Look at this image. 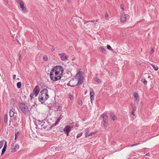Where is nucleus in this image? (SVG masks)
I'll return each mask as SVG.
<instances>
[{
  "label": "nucleus",
  "mask_w": 159,
  "mask_h": 159,
  "mask_svg": "<svg viewBox=\"0 0 159 159\" xmlns=\"http://www.w3.org/2000/svg\"><path fill=\"white\" fill-rule=\"evenodd\" d=\"M53 76H53V77H56V75H54Z\"/></svg>",
  "instance_id": "nucleus-53"
},
{
  "label": "nucleus",
  "mask_w": 159,
  "mask_h": 159,
  "mask_svg": "<svg viewBox=\"0 0 159 159\" xmlns=\"http://www.w3.org/2000/svg\"><path fill=\"white\" fill-rule=\"evenodd\" d=\"M129 159V158H128V159Z\"/></svg>",
  "instance_id": "nucleus-57"
},
{
  "label": "nucleus",
  "mask_w": 159,
  "mask_h": 159,
  "mask_svg": "<svg viewBox=\"0 0 159 159\" xmlns=\"http://www.w3.org/2000/svg\"><path fill=\"white\" fill-rule=\"evenodd\" d=\"M146 156H150V153H147L146 154Z\"/></svg>",
  "instance_id": "nucleus-46"
},
{
  "label": "nucleus",
  "mask_w": 159,
  "mask_h": 159,
  "mask_svg": "<svg viewBox=\"0 0 159 159\" xmlns=\"http://www.w3.org/2000/svg\"><path fill=\"white\" fill-rule=\"evenodd\" d=\"M58 55L60 57L61 59L63 61H65L68 59V56L64 53H59Z\"/></svg>",
  "instance_id": "nucleus-7"
},
{
  "label": "nucleus",
  "mask_w": 159,
  "mask_h": 159,
  "mask_svg": "<svg viewBox=\"0 0 159 159\" xmlns=\"http://www.w3.org/2000/svg\"><path fill=\"white\" fill-rule=\"evenodd\" d=\"M6 149L2 148V150L1 154V156H2L5 153V152L6 151Z\"/></svg>",
  "instance_id": "nucleus-31"
},
{
  "label": "nucleus",
  "mask_w": 159,
  "mask_h": 159,
  "mask_svg": "<svg viewBox=\"0 0 159 159\" xmlns=\"http://www.w3.org/2000/svg\"><path fill=\"white\" fill-rule=\"evenodd\" d=\"M126 20V18L125 15L124 14H121L120 15V21L123 22L125 21Z\"/></svg>",
  "instance_id": "nucleus-11"
},
{
  "label": "nucleus",
  "mask_w": 159,
  "mask_h": 159,
  "mask_svg": "<svg viewBox=\"0 0 159 159\" xmlns=\"http://www.w3.org/2000/svg\"><path fill=\"white\" fill-rule=\"evenodd\" d=\"M14 114V111L11 110H10L9 112V115L10 117H13Z\"/></svg>",
  "instance_id": "nucleus-17"
},
{
  "label": "nucleus",
  "mask_w": 159,
  "mask_h": 159,
  "mask_svg": "<svg viewBox=\"0 0 159 159\" xmlns=\"http://www.w3.org/2000/svg\"><path fill=\"white\" fill-rule=\"evenodd\" d=\"M17 80H19V78H17Z\"/></svg>",
  "instance_id": "nucleus-55"
},
{
  "label": "nucleus",
  "mask_w": 159,
  "mask_h": 159,
  "mask_svg": "<svg viewBox=\"0 0 159 159\" xmlns=\"http://www.w3.org/2000/svg\"><path fill=\"white\" fill-rule=\"evenodd\" d=\"M134 96L135 98L139 97L138 94L137 93H134Z\"/></svg>",
  "instance_id": "nucleus-35"
},
{
  "label": "nucleus",
  "mask_w": 159,
  "mask_h": 159,
  "mask_svg": "<svg viewBox=\"0 0 159 159\" xmlns=\"http://www.w3.org/2000/svg\"><path fill=\"white\" fill-rule=\"evenodd\" d=\"M154 51V49L153 48H152L150 51V53L151 54H152Z\"/></svg>",
  "instance_id": "nucleus-39"
},
{
  "label": "nucleus",
  "mask_w": 159,
  "mask_h": 159,
  "mask_svg": "<svg viewBox=\"0 0 159 159\" xmlns=\"http://www.w3.org/2000/svg\"><path fill=\"white\" fill-rule=\"evenodd\" d=\"M134 111H132V115L134 116Z\"/></svg>",
  "instance_id": "nucleus-47"
},
{
  "label": "nucleus",
  "mask_w": 159,
  "mask_h": 159,
  "mask_svg": "<svg viewBox=\"0 0 159 159\" xmlns=\"http://www.w3.org/2000/svg\"><path fill=\"white\" fill-rule=\"evenodd\" d=\"M8 118L7 114H5L4 118V122L6 124H7Z\"/></svg>",
  "instance_id": "nucleus-15"
},
{
  "label": "nucleus",
  "mask_w": 159,
  "mask_h": 159,
  "mask_svg": "<svg viewBox=\"0 0 159 159\" xmlns=\"http://www.w3.org/2000/svg\"><path fill=\"white\" fill-rule=\"evenodd\" d=\"M34 94L32 93L31 94L30 96V99L31 100H32V99L33 98V96L34 95Z\"/></svg>",
  "instance_id": "nucleus-33"
},
{
  "label": "nucleus",
  "mask_w": 159,
  "mask_h": 159,
  "mask_svg": "<svg viewBox=\"0 0 159 159\" xmlns=\"http://www.w3.org/2000/svg\"><path fill=\"white\" fill-rule=\"evenodd\" d=\"M94 21H95L94 20H89V21H87L88 22H94Z\"/></svg>",
  "instance_id": "nucleus-44"
},
{
  "label": "nucleus",
  "mask_w": 159,
  "mask_h": 159,
  "mask_svg": "<svg viewBox=\"0 0 159 159\" xmlns=\"http://www.w3.org/2000/svg\"><path fill=\"white\" fill-rule=\"evenodd\" d=\"M149 63L151 65V66H152V67H153V66H154V65H153V64H151V63Z\"/></svg>",
  "instance_id": "nucleus-49"
},
{
  "label": "nucleus",
  "mask_w": 159,
  "mask_h": 159,
  "mask_svg": "<svg viewBox=\"0 0 159 159\" xmlns=\"http://www.w3.org/2000/svg\"><path fill=\"white\" fill-rule=\"evenodd\" d=\"M51 51H54L55 50V49L54 48H51Z\"/></svg>",
  "instance_id": "nucleus-48"
},
{
  "label": "nucleus",
  "mask_w": 159,
  "mask_h": 159,
  "mask_svg": "<svg viewBox=\"0 0 159 159\" xmlns=\"http://www.w3.org/2000/svg\"><path fill=\"white\" fill-rule=\"evenodd\" d=\"M39 87L37 85L34 89L32 93L35 95V97H37L39 94Z\"/></svg>",
  "instance_id": "nucleus-8"
},
{
  "label": "nucleus",
  "mask_w": 159,
  "mask_h": 159,
  "mask_svg": "<svg viewBox=\"0 0 159 159\" xmlns=\"http://www.w3.org/2000/svg\"><path fill=\"white\" fill-rule=\"evenodd\" d=\"M94 80L97 83H99L101 82V80L97 78H95Z\"/></svg>",
  "instance_id": "nucleus-25"
},
{
  "label": "nucleus",
  "mask_w": 159,
  "mask_h": 159,
  "mask_svg": "<svg viewBox=\"0 0 159 159\" xmlns=\"http://www.w3.org/2000/svg\"><path fill=\"white\" fill-rule=\"evenodd\" d=\"M134 100L135 102H136V103H138L139 101V97L135 98Z\"/></svg>",
  "instance_id": "nucleus-29"
},
{
  "label": "nucleus",
  "mask_w": 159,
  "mask_h": 159,
  "mask_svg": "<svg viewBox=\"0 0 159 159\" xmlns=\"http://www.w3.org/2000/svg\"><path fill=\"white\" fill-rule=\"evenodd\" d=\"M95 133L94 132H92L89 134V136H92L93 134H95Z\"/></svg>",
  "instance_id": "nucleus-40"
},
{
  "label": "nucleus",
  "mask_w": 159,
  "mask_h": 159,
  "mask_svg": "<svg viewBox=\"0 0 159 159\" xmlns=\"http://www.w3.org/2000/svg\"><path fill=\"white\" fill-rule=\"evenodd\" d=\"M63 70V67L61 66H57L54 67L50 73L51 79L53 81L60 80L62 75Z\"/></svg>",
  "instance_id": "nucleus-1"
},
{
  "label": "nucleus",
  "mask_w": 159,
  "mask_h": 159,
  "mask_svg": "<svg viewBox=\"0 0 159 159\" xmlns=\"http://www.w3.org/2000/svg\"><path fill=\"white\" fill-rule=\"evenodd\" d=\"M72 126L67 125L64 129L63 131L65 133V134H66L67 136H68L69 135V133L71 129Z\"/></svg>",
  "instance_id": "nucleus-5"
},
{
  "label": "nucleus",
  "mask_w": 159,
  "mask_h": 159,
  "mask_svg": "<svg viewBox=\"0 0 159 159\" xmlns=\"http://www.w3.org/2000/svg\"><path fill=\"white\" fill-rule=\"evenodd\" d=\"M11 106L13 107H14L15 105V99L12 98L11 100Z\"/></svg>",
  "instance_id": "nucleus-16"
},
{
  "label": "nucleus",
  "mask_w": 159,
  "mask_h": 159,
  "mask_svg": "<svg viewBox=\"0 0 159 159\" xmlns=\"http://www.w3.org/2000/svg\"><path fill=\"white\" fill-rule=\"evenodd\" d=\"M21 56V54H19V60L20 61Z\"/></svg>",
  "instance_id": "nucleus-45"
},
{
  "label": "nucleus",
  "mask_w": 159,
  "mask_h": 159,
  "mask_svg": "<svg viewBox=\"0 0 159 159\" xmlns=\"http://www.w3.org/2000/svg\"><path fill=\"white\" fill-rule=\"evenodd\" d=\"M20 5V7L22 9V10L24 11L25 12L26 11V8L24 6V3L23 2L19 4Z\"/></svg>",
  "instance_id": "nucleus-13"
},
{
  "label": "nucleus",
  "mask_w": 159,
  "mask_h": 159,
  "mask_svg": "<svg viewBox=\"0 0 159 159\" xmlns=\"http://www.w3.org/2000/svg\"><path fill=\"white\" fill-rule=\"evenodd\" d=\"M18 133V132L15 133V140H16V138L17 137V133Z\"/></svg>",
  "instance_id": "nucleus-41"
},
{
  "label": "nucleus",
  "mask_w": 159,
  "mask_h": 159,
  "mask_svg": "<svg viewBox=\"0 0 159 159\" xmlns=\"http://www.w3.org/2000/svg\"><path fill=\"white\" fill-rule=\"evenodd\" d=\"M141 81L145 85H146L147 84V80L144 79H142Z\"/></svg>",
  "instance_id": "nucleus-20"
},
{
  "label": "nucleus",
  "mask_w": 159,
  "mask_h": 159,
  "mask_svg": "<svg viewBox=\"0 0 159 159\" xmlns=\"http://www.w3.org/2000/svg\"><path fill=\"white\" fill-rule=\"evenodd\" d=\"M120 7L121 8V9L123 11H124L125 10L124 6L122 4H121L120 5Z\"/></svg>",
  "instance_id": "nucleus-38"
},
{
  "label": "nucleus",
  "mask_w": 159,
  "mask_h": 159,
  "mask_svg": "<svg viewBox=\"0 0 159 159\" xmlns=\"http://www.w3.org/2000/svg\"><path fill=\"white\" fill-rule=\"evenodd\" d=\"M100 50L103 53L106 54V50L103 47H100L99 48Z\"/></svg>",
  "instance_id": "nucleus-18"
},
{
  "label": "nucleus",
  "mask_w": 159,
  "mask_h": 159,
  "mask_svg": "<svg viewBox=\"0 0 159 159\" xmlns=\"http://www.w3.org/2000/svg\"><path fill=\"white\" fill-rule=\"evenodd\" d=\"M140 144V143H136V144H133V145L134 146H135L139 145Z\"/></svg>",
  "instance_id": "nucleus-43"
},
{
  "label": "nucleus",
  "mask_w": 159,
  "mask_h": 159,
  "mask_svg": "<svg viewBox=\"0 0 159 159\" xmlns=\"http://www.w3.org/2000/svg\"><path fill=\"white\" fill-rule=\"evenodd\" d=\"M4 143L2 141H0V149L2 148V146L3 145Z\"/></svg>",
  "instance_id": "nucleus-30"
},
{
  "label": "nucleus",
  "mask_w": 159,
  "mask_h": 159,
  "mask_svg": "<svg viewBox=\"0 0 159 159\" xmlns=\"http://www.w3.org/2000/svg\"><path fill=\"white\" fill-rule=\"evenodd\" d=\"M19 145L18 143H15V142L11 144V152H16L17 150L19 148Z\"/></svg>",
  "instance_id": "nucleus-6"
},
{
  "label": "nucleus",
  "mask_w": 159,
  "mask_h": 159,
  "mask_svg": "<svg viewBox=\"0 0 159 159\" xmlns=\"http://www.w3.org/2000/svg\"><path fill=\"white\" fill-rule=\"evenodd\" d=\"M43 59L45 61H47L48 60V57L47 56H45L43 57Z\"/></svg>",
  "instance_id": "nucleus-27"
},
{
  "label": "nucleus",
  "mask_w": 159,
  "mask_h": 159,
  "mask_svg": "<svg viewBox=\"0 0 159 159\" xmlns=\"http://www.w3.org/2000/svg\"><path fill=\"white\" fill-rule=\"evenodd\" d=\"M71 96V97H70V99H71V98L72 97V96Z\"/></svg>",
  "instance_id": "nucleus-54"
},
{
  "label": "nucleus",
  "mask_w": 159,
  "mask_h": 159,
  "mask_svg": "<svg viewBox=\"0 0 159 159\" xmlns=\"http://www.w3.org/2000/svg\"><path fill=\"white\" fill-rule=\"evenodd\" d=\"M107 48L109 50L112 51L113 50V49H112L111 47V46L109 45H107Z\"/></svg>",
  "instance_id": "nucleus-22"
},
{
  "label": "nucleus",
  "mask_w": 159,
  "mask_h": 159,
  "mask_svg": "<svg viewBox=\"0 0 159 159\" xmlns=\"http://www.w3.org/2000/svg\"><path fill=\"white\" fill-rule=\"evenodd\" d=\"M131 106L132 107V111H135L136 109L135 106L133 103H131Z\"/></svg>",
  "instance_id": "nucleus-19"
},
{
  "label": "nucleus",
  "mask_w": 159,
  "mask_h": 159,
  "mask_svg": "<svg viewBox=\"0 0 159 159\" xmlns=\"http://www.w3.org/2000/svg\"><path fill=\"white\" fill-rule=\"evenodd\" d=\"M109 16V15L108 13L107 12H106L105 13V18L106 19H108V17Z\"/></svg>",
  "instance_id": "nucleus-37"
},
{
  "label": "nucleus",
  "mask_w": 159,
  "mask_h": 159,
  "mask_svg": "<svg viewBox=\"0 0 159 159\" xmlns=\"http://www.w3.org/2000/svg\"><path fill=\"white\" fill-rule=\"evenodd\" d=\"M110 116L112 120L115 121L117 120L116 117L114 115V113L110 112Z\"/></svg>",
  "instance_id": "nucleus-12"
},
{
  "label": "nucleus",
  "mask_w": 159,
  "mask_h": 159,
  "mask_svg": "<svg viewBox=\"0 0 159 159\" xmlns=\"http://www.w3.org/2000/svg\"><path fill=\"white\" fill-rule=\"evenodd\" d=\"M152 67L155 71L157 70L158 69V67L157 66H156L154 65Z\"/></svg>",
  "instance_id": "nucleus-28"
},
{
  "label": "nucleus",
  "mask_w": 159,
  "mask_h": 159,
  "mask_svg": "<svg viewBox=\"0 0 159 159\" xmlns=\"http://www.w3.org/2000/svg\"><path fill=\"white\" fill-rule=\"evenodd\" d=\"M98 19H97L96 20H95V22H97L98 21Z\"/></svg>",
  "instance_id": "nucleus-52"
},
{
  "label": "nucleus",
  "mask_w": 159,
  "mask_h": 159,
  "mask_svg": "<svg viewBox=\"0 0 159 159\" xmlns=\"http://www.w3.org/2000/svg\"><path fill=\"white\" fill-rule=\"evenodd\" d=\"M90 130L89 129H86L85 130V137H87L88 136H89V132Z\"/></svg>",
  "instance_id": "nucleus-14"
},
{
  "label": "nucleus",
  "mask_w": 159,
  "mask_h": 159,
  "mask_svg": "<svg viewBox=\"0 0 159 159\" xmlns=\"http://www.w3.org/2000/svg\"><path fill=\"white\" fill-rule=\"evenodd\" d=\"M16 1H17V2L19 4H20L21 3H22L23 2L21 0H16Z\"/></svg>",
  "instance_id": "nucleus-32"
},
{
  "label": "nucleus",
  "mask_w": 159,
  "mask_h": 159,
  "mask_svg": "<svg viewBox=\"0 0 159 159\" xmlns=\"http://www.w3.org/2000/svg\"><path fill=\"white\" fill-rule=\"evenodd\" d=\"M7 146V141H5V143L4 144V146L3 148L6 149Z\"/></svg>",
  "instance_id": "nucleus-34"
},
{
  "label": "nucleus",
  "mask_w": 159,
  "mask_h": 159,
  "mask_svg": "<svg viewBox=\"0 0 159 159\" xmlns=\"http://www.w3.org/2000/svg\"><path fill=\"white\" fill-rule=\"evenodd\" d=\"M129 146L130 147H134V146L133 144H132V145H130Z\"/></svg>",
  "instance_id": "nucleus-50"
},
{
  "label": "nucleus",
  "mask_w": 159,
  "mask_h": 159,
  "mask_svg": "<svg viewBox=\"0 0 159 159\" xmlns=\"http://www.w3.org/2000/svg\"><path fill=\"white\" fill-rule=\"evenodd\" d=\"M70 0H67V2H70Z\"/></svg>",
  "instance_id": "nucleus-51"
},
{
  "label": "nucleus",
  "mask_w": 159,
  "mask_h": 159,
  "mask_svg": "<svg viewBox=\"0 0 159 159\" xmlns=\"http://www.w3.org/2000/svg\"><path fill=\"white\" fill-rule=\"evenodd\" d=\"M49 98L48 91L47 89H44L40 92L38 99L40 102L43 103Z\"/></svg>",
  "instance_id": "nucleus-2"
},
{
  "label": "nucleus",
  "mask_w": 159,
  "mask_h": 159,
  "mask_svg": "<svg viewBox=\"0 0 159 159\" xmlns=\"http://www.w3.org/2000/svg\"><path fill=\"white\" fill-rule=\"evenodd\" d=\"M19 107L23 113L26 115L30 114V111L27 105L24 103L19 102L18 103Z\"/></svg>",
  "instance_id": "nucleus-3"
},
{
  "label": "nucleus",
  "mask_w": 159,
  "mask_h": 159,
  "mask_svg": "<svg viewBox=\"0 0 159 159\" xmlns=\"http://www.w3.org/2000/svg\"><path fill=\"white\" fill-rule=\"evenodd\" d=\"M94 93L93 90L92 89H91L90 92V100L92 103V101L94 99Z\"/></svg>",
  "instance_id": "nucleus-10"
},
{
  "label": "nucleus",
  "mask_w": 159,
  "mask_h": 159,
  "mask_svg": "<svg viewBox=\"0 0 159 159\" xmlns=\"http://www.w3.org/2000/svg\"><path fill=\"white\" fill-rule=\"evenodd\" d=\"M41 127L42 128H43V129H46L47 130L48 129V128H47V125H45L44 124L43 125H41Z\"/></svg>",
  "instance_id": "nucleus-26"
},
{
  "label": "nucleus",
  "mask_w": 159,
  "mask_h": 159,
  "mask_svg": "<svg viewBox=\"0 0 159 159\" xmlns=\"http://www.w3.org/2000/svg\"><path fill=\"white\" fill-rule=\"evenodd\" d=\"M82 134H83L82 133H81L80 134H78L77 135V136H76V137L77 138H79V137H80L82 136Z\"/></svg>",
  "instance_id": "nucleus-36"
},
{
  "label": "nucleus",
  "mask_w": 159,
  "mask_h": 159,
  "mask_svg": "<svg viewBox=\"0 0 159 159\" xmlns=\"http://www.w3.org/2000/svg\"><path fill=\"white\" fill-rule=\"evenodd\" d=\"M21 82H18L16 84L17 87L18 88H20L21 87Z\"/></svg>",
  "instance_id": "nucleus-21"
},
{
  "label": "nucleus",
  "mask_w": 159,
  "mask_h": 159,
  "mask_svg": "<svg viewBox=\"0 0 159 159\" xmlns=\"http://www.w3.org/2000/svg\"><path fill=\"white\" fill-rule=\"evenodd\" d=\"M78 103L80 105H81L82 104V101L80 99H79L78 100Z\"/></svg>",
  "instance_id": "nucleus-23"
},
{
  "label": "nucleus",
  "mask_w": 159,
  "mask_h": 159,
  "mask_svg": "<svg viewBox=\"0 0 159 159\" xmlns=\"http://www.w3.org/2000/svg\"><path fill=\"white\" fill-rule=\"evenodd\" d=\"M60 118H58L57 120H56V121L55 123L53 124V125H56L57 124H58V122H59V121H60Z\"/></svg>",
  "instance_id": "nucleus-24"
},
{
  "label": "nucleus",
  "mask_w": 159,
  "mask_h": 159,
  "mask_svg": "<svg viewBox=\"0 0 159 159\" xmlns=\"http://www.w3.org/2000/svg\"><path fill=\"white\" fill-rule=\"evenodd\" d=\"M16 77V75H13V79L15 80V78Z\"/></svg>",
  "instance_id": "nucleus-42"
},
{
  "label": "nucleus",
  "mask_w": 159,
  "mask_h": 159,
  "mask_svg": "<svg viewBox=\"0 0 159 159\" xmlns=\"http://www.w3.org/2000/svg\"><path fill=\"white\" fill-rule=\"evenodd\" d=\"M72 60H74V58H73V59H72Z\"/></svg>",
  "instance_id": "nucleus-56"
},
{
  "label": "nucleus",
  "mask_w": 159,
  "mask_h": 159,
  "mask_svg": "<svg viewBox=\"0 0 159 159\" xmlns=\"http://www.w3.org/2000/svg\"><path fill=\"white\" fill-rule=\"evenodd\" d=\"M82 73V72L80 71L79 73L77 74L75 76V78L78 80V84L80 85L82 83L83 77Z\"/></svg>",
  "instance_id": "nucleus-4"
},
{
  "label": "nucleus",
  "mask_w": 159,
  "mask_h": 159,
  "mask_svg": "<svg viewBox=\"0 0 159 159\" xmlns=\"http://www.w3.org/2000/svg\"><path fill=\"white\" fill-rule=\"evenodd\" d=\"M102 116L103 118V125L106 127L107 125V116L106 114H103Z\"/></svg>",
  "instance_id": "nucleus-9"
}]
</instances>
